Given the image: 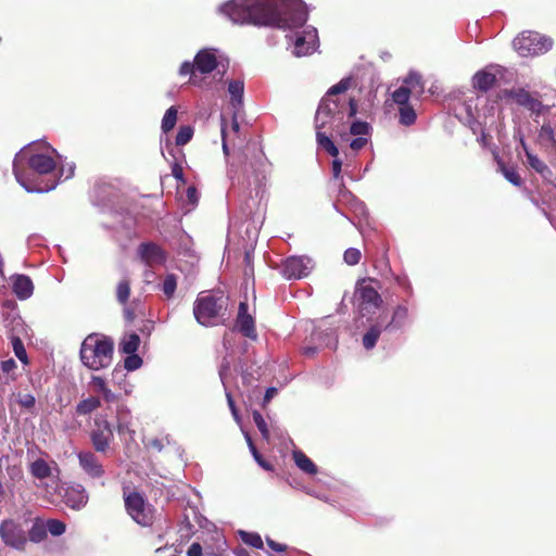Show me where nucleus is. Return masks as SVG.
I'll return each mask as SVG.
<instances>
[{"mask_svg":"<svg viewBox=\"0 0 556 556\" xmlns=\"http://www.w3.org/2000/svg\"><path fill=\"white\" fill-rule=\"evenodd\" d=\"M219 13L236 24L264 26L281 31H294L308 16L302 0H229L218 8Z\"/></svg>","mask_w":556,"mask_h":556,"instance_id":"nucleus-1","label":"nucleus"},{"mask_svg":"<svg viewBox=\"0 0 556 556\" xmlns=\"http://www.w3.org/2000/svg\"><path fill=\"white\" fill-rule=\"evenodd\" d=\"M352 86V78H342L338 84L328 89L319 102L316 119L317 122L326 116L331 118L332 131L348 141L350 136H368L370 125L367 122L354 119L357 114V101L355 98H348L344 94Z\"/></svg>","mask_w":556,"mask_h":556,"instance_id":"nucleus-2","label":"nucleus"},{"mask_svg":"<svg viewBox=\"0 0 556 556\" xmlns=\"http://www.w3.org/2000/svg\"><path fill=\"white\" fill-rule=\"evenodd\" d=\"M113 352L114 343L111 338L91 333L83 341L79 356L86 367L100 370L111 365Z\"/></svg>","mask_w":556,"mask_h":556,"instance_id":"nucleus-3","label":"nucleus"},{"mask_svg":"<svg viewBox=\"0 0 556 556\" xmlns=\"http://www.w3.org/2000/svg\"><path fill=\"white\" fill-rule=\"evenodd\" d=\"M225 311L226 303L223 296H215L210 293L199 295L193 304L194 318L204 327L217 325Z\"/></svg>","mask_w":556,"mask_h":556,"instance_id":"nucleus-4","label":"nucleus"},{"mask_svg":"<svg viewBox=\"0 0 556 556\" xmlns=\"http://www.w3.org/2000/svg\"><path fill=\"white\" fill-rule=\"evenodd\" d=\"M123 498L126 511L135 522L142 527L152 526L155 509L141 493L124 488Z\"/></svg>","mask_w":556,"mask_h":556,"instance_id":"nucleus-5","label":"nucleus"},{"mask_svg":"<svg viewBox=\"0 0 556 556\" xmlns=\"http://www.w3.org/2000/svg\"><path fill=\"white\" fill-rule=\"evenodd\" d=\"M0 539L5 546L17 551H24L28 542L27 532L23 525L12 518L1 521Z\"/></svg>","mask_w":556,"mask_h":556,"instance_id":"nucleus-6","label":"nucleus"},{"mask_svg":"<svg viewBox=\"0 0 556 556\" xmlns=\"http://www.w3.org/2000/svg\"><path fill=\"white\" fill-rule=\"evenodd\" d=\"M551 37H515L513 47L520 56H536L552 48Z\"/></svg>","mask_w":556,"mask_h":556,"instance_id":"nucleus-7","label":"nucleus"},{"mask_svg":"<svg viewBox=\"0 0 556 556\" xmlns=\"http://www.w3.org/2000/svg\"><path fill=\"white\" fill-rule=\"evenodd\" d=\"M113 430L109 420L99 415L94 418V425L90 431V440L92 446L98 453H105L113 440Z\"/></svg>","mask_w":556,"mask_h":556,"instance_id":"nucleus-8","label":"nucleus"},{"mask_svg":"<svg viewBox=\"0 0 556 556\" xmlns=\"http://www.w3.org/2000/svg\"><path fill=\"white\" fill-rule=\"evenodd\" d=\"M501 99H513L518 105L540 115L544 110V104L539 99L534 98L529 91L523 88L517 89H503L500 91Z\"/></svg>","mask_w":556,"mask_h":556,"instance_id":"nucleus-9","label":"nucleus"},{"mask_svg":"<svg viewBox=\"0 0 556 556\" xmlns=\"http://www.w3.org/2000/svg\"><path fill=\"white\" fill-rule=\"evenodd\" d=\"M365 282V280H363ZM359 300V309L363 315L375 313L382 305V298L379 292L370 285L361 283L356 289Z\"/></svg>","mask_w":556,"mask_h":556,"instance_id":"nucleus-10","label":"nucleus"},{"mask_svg":"<svg viewBox=\"0 0 556 556\" xmlns=\"http://www.w3.org/2000/svg\"><path fill=\"white\" fill-rule=\"evenodd\" d=\"M392 100L397 105L399 123L406 127L414 125L417 119V113L409 99H407L406 91L394 90L392 92Z\"/></svg>","mask_w":556,"mask_h":556,"instance_id":"nucleus-11","label":"nucleus"},{"mask_svg":"<svg viewBox=\"0 0 556 556\" xmlns=\"http://www.w3.org/2000/svg\"><path fill=\"white\" fill-rule=\"evenodd\" d=\"M501 73L500 66L489 65L478 71L471 78L473 89L486 93L497 83V75Z\"/></svg>","mask_w":556,"mask_h":556,"instance_id":"nucleus-12","label":"nucleus"},{"mask_svg":"<svg viewBox=\"0 0 556 556\" xmlns=\"http://www.w3.org/2000/svg\"><path fill=\"white\" fill-rule=\"evenodd\" d=\"M311 260L306 256H290L281 268V273L287 279H301L308 275Z\"/></svg>","mask_w":556,"mask_h":556,"instance_id":"nucleus-13","label":"nucleus"},{"mask_svg":"<svg viewBox=\"0 0 556 556\" xmlns=\"http://www.w3.org/2000/svg\"><path fill=\"white\" fill-rule=\"evenodd\" d=\"M89 501V495L81 484H72L64 489L62 502L71 509L80 510Z\"/></svg>","mask_w":556,"mask_h":556,"instance_id":"nucleus-14","label":"nucleus"},{"mask_svg":"<svg viewBox=\"0 0 556 556\" xmlns=\"http://www.w3.org/2000/svg\"><path fill=\"white\" fill-rule=\"evenodd\" d=\"M249 305L247 302H240L238 307V315L236 318V327L239 332L251 340L257 339L255 329V321L252 315L248 313Z\"/></svg>","mask_w":556,"mask_h":556,"instance_id":"nucleus-15","label":"nucleus"},{"mask_svg":"<svg viewBox=\"0 0 556 556\" xmlns=\"http://www.w3.org/2000/svg\"><path fill=\"white\" fill-rule=\"evenodd\" d=\"M78 463L84 472L92 479H100L105 470L98 456L90 451H81L77 455Z\"/></svg>","mask_w":556,"mask_h":556,"instance_id":"nucleus-16","label":"nucleus"},{"mask_svg":"<svg viewBox=\"0 0 556 556\" xmlns=\"http://www.w3.org/2000/svg\"><path fill=\"white\" fill-rule=\"evenodd\" d=\"M138 253L142 262L148 266L155 264H163L166 261V253L164 250L153 242H143L138 248Z\"/></svg>","mask_w":556,"mask_h":556,"instance_id":"nucleus-17","label":"nucleus"},{"mask_svg":"<svg viewBox=\"0 0 556 556\" xmlns=\"http://www.w3.org/2000/svg\"><path fill=\"white\" fill-rule=\"evenodd\" d=\"M396 90H404L407 93V99L415 97L419 99L425 92V84L420 74L410 72L403 80V85Z\"/></svg>","mask_w":556,"mask_h":556,"instance_id":"nucleus-18","label":"nucleus"},{"mask_svg":"<svg viewBox=\"0 0 556 556\" xmlns=\"http://www.w3.org/2000/svg\"><path fill=\"white\" fill-rule=\"evenodd\" d=\"M315 121H317L315 118ZM331 118H327L326 116H323L318 122H316V140L320 148H323L328 154H330L333 157H337L339 155V149L336 147L331 138L326 135L325 132L320 131L321 128H324L326 125L331 126Z\"/></svg>","mask_w":556,"mask_h":556,"instance_id":"nucleus-19","label":"nucleus"},{"mask_svg":"<svg viewBox=\"0 0 556 556\" xmlns=\"http://www.w3.org/2000/svg\"><path fill=\"white\" fill-rule=\"evenodd\" d=\"M29 167L39 175L50 174L55 169L54 159L48 154L36 153L28 159Z\"/></svg>","mask_w":556,"mask_h":556,"instance_id":"nucleus-20","label":"nucleus"},{"mask_svg":"<svg viewBox=\"0 0 556 556\" xmlns=\"http://www.w3.org/2000/svg\"><path fill=\"white\" fill-rule=\"evenodd\" d=\"M195 68L201 74H210L217 67V58L213 50L202 49L195 56Z\"/></svg>","mask_w":556,"mask_h":556,"instance_id":"nucleus-21","label":"nucleus"},{"mask_svg":"<svg viewBox=\"0 0 556 556\" xmlns=\"http://www.w3.org/2000/svg\"><path fill=\"white\" fill-rule=\"evenodd\" d=\"M294 37L292 54L296 58L311 55L319 47V37Z\"/></svg>","mask_w":556,"mask_h":556,"instance_id":"nucleus-22","label":"nucleus"},{"mask_svg":"<svg viewBox=\"0 0 556 556\" xmlns=\"http://www.w3.org/2000/svg\"><path fill=\"white\" fill-rule=\"evenodd\" d=\"M14 294L20 300H26L31 296L34 292V285L31 279L26 275H16L13 278L12 286Z\"/></svg>","mask_w":556,"mask_h":556,"instance_id":"nucleus-23","label":"nucleus"},{"mask_svg":"<svg viewBox=\"0 0 556 556\" xmlns=\"http://www.w3.org/2000/svg\"><path fill=\"white\" fill-rule=\"evenodd\" d=\"M493 155L497 163L498 170L503 174V176L514 186L521 187L523 180L520 177L517 168L515 166H507L495 150L493 151Z\"/></svg>","mask_w":556,"mask_h":556,"instance_id":"nucleus-24","label":"nucleus"},{"mask_svg":"<svg viewBox=\"0 0 556 556\" xmlns=\"http://www.w3.org/2000/svg\"><path fill=\"white\" fill-rule=\"evenodd\" d=\"M520 144H521V147L525 151V154L527 156L528 165L532 169H534L536 173H539L542 176H544L545 174H551L548 166L541 159H539L535 154H533L529 150V148L523 139L520 140Z\"/></svg>","mask_w":556,"mask_h":556,"instance_id":"nucleus-25","label":"nucleus"},{"mask_svg":"<svg viewBox=\"0 0 556 556\" xmlns=\"http://www.w3.org/2000/svg\"><path fill=\"white\" fill-rule=\"evenodd\" d=\"M228 92L231 97L230 103L235 109H239L243 104L244 83L243 80H230L228 84Z\"/></svg>","mask_w":556,"mask_h":556,"instance_id":"nucleus-26","label":"nucleus"},{"mask_svg":"<svg viewBox=\"0 0 556 556\" xmlns=\"http://www.w3.org/2000/svg\"><path fill=\"white\" fill-rule=\"evenodd\" d=\"M293 459L295 465L305 473L316 475L317 466L313 463V460L302 451L293 452Z\"/></svg>","mask_w":556,"mask_h":556,"instance_id":"nucleus-27","label":"nucleus"},{"mask_svg":"<svg viewBox=\"0 0 556 556\" xmlns=\"http://www.w3.org/2000/svg\"><path fill=\"white\" fill-rule=\"evenodd\" d=\"M30 475L39 480L49 478L52 473L50 465L42 458H37L29 465Z\"/></svg>","mask_w":556,"mask_h":556,"instance_id":"nucleus-28","label":"nucleus"},{"mask_svg":"<svg viewBox=\"0 0 556 556\" xmlns=\"http://www.w3.org/2000/svg\"><path fill=\"white\" fill-rule=\"evenodd\" d=\"M382 329H384V325L381 323H376L369 327L366 333L363 336V345L366 350H371L375 348Z\"/></svg>","mask_w":556,"mask_h":556,"instance_id":"nucleus-29","label":"nucleus"},{"mask_svg":"<svg viewBox=\"0 0 556 556\" xmlns=\"http://www.w3.org/2000/svg\"><path fill=\"white\" fill-rule=\"evenodd\" d=\"M101 406V401L97 396H89L78 402L76 405V414L78 416H86L94 412Z\"/></svg>","mask_w":556,"mask_h":556,"instance_id":"nucleus-30","label":"nucleus"},{"mask_svg":"<svg viewBox=\"0 0 556 556\" xmlns=\"http://www.w3.org/2000/svg\"><path fill=\"white\" fill-rule=\"evenodd\" d=\"M140 344V338L137 333H128L119 342V351L124 354L136 353Z\"/></svg>","mask_w":556,"mask_h":556,"instance_id":"nucleus-31","label":"nucleus"},{"mask_svg":"<svg viewBox=\"0 0 556 556\" xmlns=\"http://www.w3.org/2000/svg\"><path fill=\"white\" fill-rule=\"evenodd\" d=\"M178 279L175 274H167L161 285V290L167 300H170L176 292Z\"/></svg>","mask_w":556,"mask_h":556,"instance_id":"nucleus-32","label":"nucleus"},{"mask_svg":"<svg viewBox=\"0 0 556 556\" xmlns=\"http://www.w3.org/2000/svg\"><path fill=\"white\" fill-rule=\"evenodd\" d=\"M178 110L176 106H170L166 110L163 119H162V131L167 134L169 132L177 123Z\"/></svg>","mask_w":556,"mask_h":556,"instance_id":"nucleus-33","label":"nucleus"},{"mask_svg":"<svg viewBox=\"0 0 556 556\" xmlns=\"http://www.w3.org/2000/svg\"><path fill=\"white\" fill-rule=\"evenodd\" d=\"M245 439H247V442H248V445H249V448L255 459V462L265 470L267 471H274V465L271 463H269L268 460H266L261 454L260 452L257 451L256 446L254 445L251 437L247 433L245 434Z\"/></svg>","mask_w":556,"mask_h":556,"instance_id":"nucleus-34","label":"nucleus"},{"mask_svg":"<svg viewBox=\"0 0 556 556\" xmlns=\"http://www.w3.org/2000/svg\"><path fill=\"white\" fill-rule=\"evenodd\" d=\"M539 140L556 149V132L549 124L544 123L539 130Z\"/></svg>","mask_w":556,"mask_h":556,"instance_id":"nucleus-35","label":"nucleus"},{"mask_svg":"<svg viewBox=\"0 0 556 556\" xmlns=\"http://www.w3.org/2000/svg\"><path fill=\"white\" fill-rule=\"evenodd\" d=\"M408 311L405 306L399 305L394 312L390 323L384 325V329H389L391 327L399 328L402 326L403 321L407 318Z\"/></svg>","mask_w":556,"mask_h":556,"instance_id":"nucleus-36","label":"nucleus"},{"mask_svg":"<svg viewBox=\"0 0 556 556\" xmlns=\"http://www.w3.org/2000/svg\"><path fill=\"white\" fill-rule=\"evenodd\" d=\"M27 538L35 543L43 541L47 538L46 525L40 521H36L28 531Z\"/></svg>","mask_w":556,"mask_h":556,"instance_id":"nucleus-37","label":"nucleus"},{"mask_svg":"<svg viewBox=\"0 0 556 556\" xmlns=\"http://www.w3.org/2000/svg\"><path fill=\"white\" fill-rule=\"evenodd\" d=\"M239 535L244 544L258 549L263 548V540L258 533L240 531Z\"/></svg>","mask_w":556,"mask_h":556,"instance_id":"nucleus-38","label":"nucleus"},{"mask_svg":"<svg viewBox=\"0 0 556 556\" xmlns=\"http://www.w3.org/2000/svg\"><path fill=\"white\" fill-rule=\"evenodd\" d=\"M129 295H130V282L128 279H123L117 285L116 299L121 304L125 305L129 300Z\"/></svg>","mask_w":556,"mask_h":556,"instance_id":"nucleus-39","label":"nucleus"},{"mask_svg":"<svg viewBox=\"0 0 556 556\" xmlns=\"http://www.w3.org/2000/svg\"><path fill=\"white\" fill-rule=\"evenodd\" d=\"M193 137V128L189 125H184L179 127L177 132L175 143L178 147L187 144Z\"/></svg>","mask_w":556,"mask_h":556,"instance_id":"nucleus-40","label":"nucleus"},{"mask_svg":"<svg viewBox=\"0 0 556 556\" xmlns=\"http://www.w3.org/2000/svg\"><path fill=\"white\" fill-rule=\"evenodd\" d=\"M12 348L15 356L23 363L28 364L27 353L24 346L23 341L18 337H14L12 339Z\"/></svg>","mask_w":556,"mask_h":556,"instance_id":"nucleus-41","label":"nucleus"},{"mask_svg":"<svg viewBox=\"0 0 556 556\" xmlns=\"http://www.w3.org/2000/svg\"><path fill=\"white\" fill-rule=\"evenodd\" d=\"M216 542L217 545L215 548L210 545H205L204 556H225L226 541L222 536H218Z\"/></svg>","mask_w":556,"mask_h":556,"instance_id":"nucleus-42","label":"nucleus"},{"mask_svg":"<svg viewBox=\"0 0 556 556\" xmlns=\"http://www.w3.org/2000/svg\"><path fill=\"white\" fill-rule=\"evenodd\" d=\"M46 528L47 532L49 531L54 536L62 535L66 530L65 523L58 519H49L46 523Z\"/></svg>","mask_w":556,"mask_h":556,"instance_id":"nucleus-43","label":"nucleus"},{"mask_svg":"<svg viewBox=\"0 0 556 556\" xmlns=\"http://www.w3.org/2000/svg\"><path fill=\"white\" fill-rule=\"evenodd\" d=\"M253 421L255 422L257 429L260 430L262 437L265 440L269 439V429L267 427V424L263 417V415L258 410H254L253 414Z\"/></svg>","mask_w":556,"mask_h":556,"instance_id":"nucleus-44","label":"nucleus"},{"mask_svg":"<svg viewBox=\"0 0 556 556\" xmlns=\"http://www.w3.org/2000/svg\"><path fill=\"white\" fill-rule=\"evenodd\" d=\"M195 72L197 68H195V62L193 61V63H190V62H184L179 68V74L185 76V75H190V83L193 84V85H197L198 81H197V75H195Z\"/></svg>","mask_w":556,"mask_h":556,"instance_id":"nucleus-45","label":"nucleus"},{"mask_svg":"<svg viewBox=\"0 0 556 556\" xmlns=\"http://www.w3.org/2000/svg\"><path fill=\"white\" fill-rule=\"evenodd\" d=\"M362 253L358 249L350 248L345 250L343 258L348 265L354 266L359 263Z\"/></svg>","mask_w":556,"mask_h":556,"instance_id":"nucleus-46","label":"nucleus"},{"mask_svg":"<svg viewBox=\"0 0 556 556\" xmlns=\"http://www.w3.org/2000/svg\"><path fill=\"white\" fill-rule=\"evenodd\" d=\"M142 365V358L136 353L127 354V357L124 361V366L127 370H136L140 368Z\"/></svg>","mask_w":556,"mask_h":556,"instance_id":"nucleus-47","label":"nucleus"},{"mask_svg":"<svg viewBox=\"0 0 556 556\" xmlns=\"http://www.w3.org/2000/svg\"><path fill=\"white\" fill-rule=\"evenodd\" d=\"M205 546L198 542H193L187 549V556H204Z\"/></svg>","mask_w":556,"mask_h":556,"instance_id":"nucleus-48","label":"nucleus"},{"mask_svg":"<svg viewBox=\"0 0 556 556\" xmlns=\"http://www.w3.org/2000/svg\"><path fill=\"white\" fill-rule=\"evenodd\" d=\"M18 404L27 409H31L35 407L36 399L33 394H25L18 400Z\"/></svg>","mask_w":556,"mask_h":556,"instance_id":"nucleus-49","label":"nucleus"},{"mask_svg":"<svg viewBox=\"0 0 556 556\" xmlns=\"http://www.w3.org/2000/svg\"><path fill=\"white\" fill-rule=\"evenodd\" d=\"M367 142H368V138L357 137L350 142V148L353 151H359L367 144Z\"/></svg>","mask_w":556,"mask_h":556,"instance_id":"nucleus-50","label":"nucleus"},{"mask_svg":"<svg viewBox=\"0 0 556 556\" xmlns=\"http://www.w3.org/2000/svg\"><path fill=\"white\" fill-rule=\"evenodd\" d=\"M91 383H92L94 390L100 393L103 392V390L108 388L104 379L99 376H93L91 379Z\"/></svg>","mask_w":556,"mask_h":556,"instance_id":"nucleus-51","label":"nucleus"},{"mask_svg":"<svg viewBox=\"0 0 556 556\" xmlns=\"http://www.w3.org/2000/svg\"><path fill=\"white\" fill-rule=\"evenodd\" d=\"M172 175L181 182H185L184 168L180 164L174 163L172 166Z\"/></svg>","mask_w":556,"mask_h":556,"instance_id":"nucleus-52","label":"nucleus"},{"mask_svg":"<svg viewBox=\"0 0 556 556\" xmlns=\"http://www.w3.org/2000/svg\"><path fill=\"white\" fill-rule=\"evenodd\" d=\"M228 136H229V132L227 130L225 121L223 119V123H222L223 151H224V153L226 155H228V153H229V150H228Z\"/></svg>","mask_w":556,"mask_h":556,"instance_id":"nucleus-53","label":"nucleus"},{"mask_svg":"<svg viewBox=\"0 0 556 556\" xmlns=\"http://www.w3.org/2000/svg\"><path fill=\"white\" fill-rule=\"evenodd\" d=\"M147 446L156 452H161L164 448V443H163L162 439L155 438V439L149 440Z\"/></svg>","mask_w":556,"mask_h":556,"instance_id":"nucleus-54","label":"nucleus"},{"mask_svg":"<svg viewBox=\"0 0 556 556\" xmlns=\"http://www.w3.org/2000/svg\"><path fill=\"white\" fill-rule=\"evenodd\" d=\"M187 199H188V202L191 204L198 203V190L195 187H193V186L188 187Z\"/></svg>","mask_w":556,"mask_h":556,"instance_id":"nucleus-55","label":"nucleus"},{"mask_svg":"<svg viewBox=\"0 0 556 556\" xmlns=\"http://www.w3.org/2000/svg\"><path fill=\"white\" fill-rule=\"evenodd\" d=\"M16 368V363L13 358H10V359H7V361H3L1 363V370L5 374H9L11 372L13 369Z\"/></svg>","mask_w":556,"mask_h":556,"instance_id":"nucleus-56","label":"nucleus"},{"mask_svg":"<svg viewBox=\"0 0 556 556\" xmlns=\"http://www.w3.org/2000/svg\"><path fill=\"white\" fill-rule=\"evenodd\" d=\"M103 395V399L108 403H115L118 400V396L111 391V389L106 388L101 392Z\"/></svg>","mask_w":556,"mask_h":556,"instance_id":"nucleus-57","label":"nucleus"},{"mask_svg":"<svg viewBox=\"0 0 556 556\" xmlns=\"http://www.w3.org/2000/svg\"><path fill=\"white\" fill-rule=\"evenodd\" d=\"M276 394H277L276 388H274V387L268 388L264 394L263 406L265 407Z\"/></svg>","mask_w":556,"mask_h":556,"instance_id":"nucleus-58","label":"nucleus"},{"mask_svg":"<svg viewBox=\"0 0 556 556\" xmlns=\"http://www.w3.org/2000/svg\"><path fill=\"white\" fill-rule=\"evenodd\" d=\"M341 168H342V162L337 156L332 161V174H333L334 178H339L340 177Z\"/></svg>","mask_w":556,"mask_h":556,"instance_id":"nucleus-59","label":"nucleus"},{"mask_svg":"<svg viewBox=\"0 0 556 556\" xmlns=\"http://www.w3.org/2000/svg\"><path fill=\"white\" fill-rule=\"evenodd\" d=\"M13 173H14V176L16 178V180L22 185V186H25V181L23 179V173L22 170L20 169V166H18V163H17V160L14 161L13 163Z\"/></svg>","mask_w":556,"mask_h":556,"instance_id":"nucleus-60","label":"nucleus"},{"mask_svg":"<svg viewBox=\"0 0 556 556\" xmlns=\"http://www.w3.org/2000/svg\"><path fill=\"white\" fill-rule=\"evenodd\" d=\"M266 542H267L268 546L276 552H285L287 549V546L285 544L277 543L268 538H267Z\"/></svg>","mask_w":556,"mask_h":556,"instance_id":"nucleus-61","label":"nucleus"},{"mask_svg":"<svg viewBox=\"0 0 556 556\" xmlns=\"http://www.w3.org/2000/svg\"><path fill=\"white\" fill-rule=\"evenodd\" d=\"M491 139L492 137L486 134L485 131H482L480 137L478 138V142L482 146V147H489L490 143H491Z\"/></svg>","mask_w":556,"mask_h":556,"instance_id":"nucleus-62","label":"nucleus"},{"mask_svg":"<svg viewBox=\"0 0 556 556\" xmlns=\"http://www.w3.org/2000/svg\"><path fill=\"white\" fill-rule=\"evenodd\" d=\"M227 401H228V405H229V407L231 409V413H232L233 417L236 419H239V415H238V410H237L235 401H233L232 396L229 393H227Z\"/></svg>","mask_w":556,"mask_h":556,"instance_id":"nucleus-63","label":"nucleus"},{"mask_svg":"<svg viewBox=\"0 0 556 556\" xmlns=\"http://www.w3.org/2000/svg\"><path fill=\"white\" fill-rule=\"evenodd\" d=\"M230 129L235 135H238L240 131V124L237 118V113H233Z\"/></svg>","mask_w":556,"mask_h":556,"instance_id":"nucleus-64","label":"nucleus"}]
</instances>
